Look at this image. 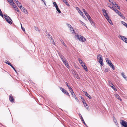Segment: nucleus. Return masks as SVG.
Returning a JSON list of instances; mask_svg holds the SVG:
<instances>
[{
	"mask_svg": "<svg viewBox=\"0 0 127 127\" xmlns=\"http://www.w3.org/2000/svg\"><path fill=\"white\" fill-rule=\"evenodd\" d=\"M15 9L16 11L17 12H19V11L17 7Z\"/></svg>",
	"mask_w": 127,
	"mask_h": 127,
	"instance_id": "nucleus-54",
	"label": "nucleus"
},
{
	"mask_svg": "<svg viewBox=\"0 0 127 127\" xmlns=\"http://www.w3.org/2000/svg\"><path fill=\"white\" fill-rule=\"evenodd\" d=\"M108 82L110 86L115 91H117V89L114 86L111 82L110 80L108 81Z\"/></svg>",
	"mask_w": 127,
	"mask_h": 127,
	"instance_id": "nucleus-7",
	"label": "nucleus"
},
{
	"mask_svg": "<svg viewBox=\"0 0 127 127\" xmlns=\"http://www.w3.org/2000/svg\"><path fill=\"white\" fill-rule=\"evenodd\" d=\"M60 41L66 47V46L65 45V44L64 43V41H63V40L62 39H60Z\"/></svg>",
	"mask_w": 127,
	"mask_h": 127,
	"instance_id": "nucleus-23",
	"label": "nucleus"
},
{
	"mask_svg": "<svg viewBox=\"0 0 127 127\" xmlns=\"http://www.w3.org/2000/svg\"><path fill=\"white\" fill-rule=\"evenodd\" d=\"M81 119H82V121L83 122V123L86 126V125H87L85 123V122L84 121V120H83V118L82 117Z\"/></svg>",
	"mask_w": 127,
	"mask_h": 127,
	"instance_id": "nucleus-37",
	"label": "nucleus"
},
{
	"mask_svg": "<svg viewBox=\"0 0 127 127\" xmlns=\"http://www.w3.org/2000/svg\"><path fill=\"white\" fill-rule=\"evenodd\" d=\"M16 3V4H17V5L18 4H19L20 3L18 1H17V2Z\"/></svg>",
	"mask_w": 127,
	"mask_h": 127,
	"instance_id": "nucleus-61",
	"label": "nucleus"
},
{
	"mask_svg": "<svg viewBox=\"0 0 127 127\" xmlns=\"http://www.w3.org/2000/svg\"><path fill=\"white\" fill-rule=\"evenodd\" d=\"M80 22L84 26H85V27H86V24L84 23L83 22H82L81 21H80Z\"/></svg>",
	"mask_w": 127,
	"mask_h": 127,
	"instance_id": "nucleus-43",
	"label": "nucleus"
},
{
	"mask_svg": "<svg viewBox=\"0 0 127 127\" xmlns=\"http://www.w3.org/2000/svg\"><path fill=\"white\" fill-rule=\"evenodd\" d=\"M78 60L79 63L82 65L85 64L84 63H83L82 61L80 58H79Z\"/></svg>",
	"mask_w": 127,
	"mask_h": 127,
	"instance_id": "nucleus-13",
	"label": "nucleus"
},
{
	"mask_svg": "<svg viewBox=\"0 0 127 127\" xmlns=\"http://www.w3.org/2000/svg\"><path fill=\"white\" fill-rule=\"evenodd\" d=\"M105 60L107 63L108 64H110V63L111 62V61L107 58H106Z\"/></svg>",
	"mask_w": 127,
	"mask_h": 127,
	"instance_id": "nucleus-15",
	"label": "nucleus"
},
{
	"mask_svg": "<svg viewBox=\"0 0 127 127\" xmlns=\"http://www.w3.org/2000/svg\"><path fill=\"white\" fill-rule=\"evenodd\" d=\"M13 7L15 8V9L17 7L16 6V5H15L14 6H13Z\"/></svg>",
	"mask_w": 127,
	"mask_h": 127,
	"instance_id": "nucleus-59",
	"label": "nucleus"
},
{
	"mask_svg": "<svg viewBox=\"0 0 127 127\" xmlns=\"http://www.w3.org/2000/svg\"><path fill=\"white\" fill-rule=\"evenodd\" d=\"M78 11V12H79L80 10L79 8L77 7H76L75 8Z\"/></svg>",
	"mask_w": 127,
	"mask_h": 127,
	"instance_id": "nucleus-49",
	"label": "nucleus"
},
{
	"mask_svg": "<svg viewBox=\"0 0 127 127\" xmlns=\"http://www.w3.org/2000/svg\"><path fill=\"white\" fill-rule=\"evenodd\" d=\"M114 11H115V12L117 14L119 12V11L116 8H115V10H114Z\"/></svg>",
	"mask_w": 127,
	"mask_h": 127,
	"instance_id": "nucleus-44",
	"label": "nucleus"
},
{
	"mask_svg": "<svg viewBox=\"0 0 127 127\" xmlns=\"http://www.w3.org/2000/svg\"><path fill=\"white\" fill-rule=\"evenodd\" d=\"M34 27V29L36 30V31H39L37 27Z\"/></svg>",
	"mask_w": 127,
	"mask_h": 127,
	"instance_id": "nucleus-51",
	"label": "nucleus"
},
{
	"mask_svg": "<svg viewBox=\"0 0 127 127\" xmlns=\"http://www.w3.org/2000/svg\"><path fill=\"white\" fill-rule=\"evenodd\" d=\"M87 16V18L89 20L90 22L92 20L91 18V17L90 16V15H87L86 16Z\"/></svg>",
	"mask_w": 127,
	"mask_h": 127,
	"instance_id": "nucleus-20",
	"label": "nucleus"
},
{
	"mask_svg": "<svg viewBox=\"0 0 127 127\" xmlns=\"http://www.w3.org/2000/svg\"><path fill=\"white\" fill-rule=\"evenodd\" d=\"M53 4L54 5V6H55V7L56 8H57V7H58V5L57 4V3H56V2H53Z\"/></svg>",
	"mask_w": 127,
	"mask_h": 127,
	"instance_id": "nucleus-29",
	"label": "nucleus"
},
{
	"mask_svg": "<svg viewBox=\"0 0 127 127\" xmlns=\"http://www.w3.org/2000/svg\"><path fill=\"white\" fill-rule=\"evenodd\" d=\"M59 55L60 56V58H61L62 60L65 58H64V56L62 54H60V53L59 54Z\"/></svg>",
	"mask_w": 127,
	"mask_h": 127,
	"instance_id": "nucleus-19",
	"label": "nucleus"
},
{
	"mask_svg": "<svg viewBox=\"0 0 127 127\" xmlns=\"http://www.w3.org/2000/svg\"><path fill=\"white\" fill-rule=\"evenodd\" d=\"M107 4L108 6V7H110L111 6V4H109V3H107Z\"/></svg>",
	"mask_w": 127,
	"mask_h": 127,
	"instance_id": "nucleus-55",
	"label": "nucleus"
},
{
	"mask_svg": "<svg viewBox=\"0 0 127 127\" xmlns=\"http://www.w3.org/2000/svg\"><path fill=\"white\" fill-rule=\"evenodd\" d=\"M56 8L57 10L58 11V12L59 13H61V11H60V10L59 9L58 7L57 8Z\"/></svg>",
	"mask_w": 127,
	"mask_h": 127,
	"instance_id": "nucleus-34",
	"label": "nucleus"
},
{
	"mask_svg": "<svg viewBox=\"0 0 127 127\" xmlns=\"http://www.w3.org/2000/svg\"><path fill=\"white\" fill-rule=\"evenodd\" d=\"M15 71V72L16 73H17V72L16 70L15 69V68H14V67L11 64L10 66Z\"/></svg>",
	"mask_w": 127,
	"mask_h": 127,
	"instance_id": "nucleus-35",
	"label": "nucleus"
},
{
	"mask_svg": "<svg viewBox=\"0 0 127 127\" xmlns=\"http://www.w3.org/2000/svg\"><path fill=\"white\" fill-rule=\"evenodd\" d=\"M121 124L123 127H127V123L125 121L122 120Z\"/></svg>",
	"mask_w": 127,
	"mask_h": 127,
	"instance_id": "nucleus-8",
	"label": "nucleus"
},
{
	"mask_svg": "<svg viewBox=\"0 0 127 127\" xmlns=\"http://www.w3.org/2000/svg\"><path fill=\"white\" fill-rule=\"evenodd\" d=\"M116 96L118 99H119L121 101H122V99L121 98L120 96L118 95H117Z\"/></svg>",
	"mask_w": 127,
	"mask_h": 127,
	"instance_id": "nucleus-26",
	"label": "nucleus"
},
{
	"mask_svg": "<svg viewBox=\"0 0 127 127\" xmlns=\"http://www.w3.org/2000/svg\"><path fill=\"white\" fill-rule=\"evenodd\" d=\"M10 3L13 6H14L15 4V3L13 1H11L10 2Z\"/></svg>",
	"mask_w": 127,
	"mask_h": 127,
	"instance_id": "nucleus-25",
	"label": "nucleus"
},
{
	"mask_svg": "<svg viewBox=\"0 0 127 127\" xmlns=\"http://www.w3.org/2000/svg\"><path fill=\"white\" fill-rule=\"evenodd\" d=\"M68 26V27L70 28L71 27V26L68 24H66Z\"/></svg>",
	"mask_w": 127,
	"mask_h": 127,
	"instance_id": "nucleus-47",
	"label": "nucleus"
},
{
	"mask_svg": "<svg viewBox=\"0 0 127 127\" xmlns=\"http://www.w3.org/2000/svg\"><path fill=\"white\" fill-rule=\"evenodd\" d=\"M115 4L116 5L115 6L116 7H117V8L119 9L120 10V7L118 6L117 4L115 2Z\"/></svg>",
	"mask_w": 127,
	"mask_h": 127,
	"instance_id": "nucleus-31",
	"label": "nucleus"
},
{
	"mask_svg": "<svg viewBox=\"0 0 127 127\" xmlns=\"http://www.w3.org/2000/svg\"><path fill=\"white\" fill-rule=\"evenodd\" d=\"M84 105L85 107L86 108V109H88L89 108V107L86 103L85 104L84 103Z\"/></svg>",
	"mask_w": 127,
	"mask_h": 127,
	"instance_id": "nucleus-21",
	"label": "nucleus"
},
{
	"mask_svg": "<svg viewBox=\"0 0 127 127\" xmlns=\"http://www.w3.org/2000/svg\"><path fill=\"white\" fill-rule=\"evenodd\" d=\"M78 12L82 16H83V13L81 10H80L79 12Z\"/></svg>",
	"mask_w": 127,
	"mask_h": 127,
	"instance_id": "nucleus-28",
	"label": "nucleus"
},
{
	"mask_svg": "<svg viewBox=\"0 0 127 127\" xmlns=\"http://www.w3.org/2000/svg\"><path fill=\"white\" fill-rule=\"evenodd\" d=\"M59 88L62 91L63 93L68 95L69 96H70V95L68 92L65 89L60 87H59Z\"/></svg>",
	"mask_w": 127,
	"mask_h": 127,
	"instance_id": "nucleus-5",
	"label": "nucleus"
},
{
	"mask_svg": "<svg viewBox=\"0 0 127 127\" xmlns=\"http://www.w3.org/2000/svg\"><path fill=\"white\" fill-rule=\"evenodd\" d=\"M9 100L11 102H13L14 101V99L11 95H10L9 96Z\"/></svg>",
	"mask_w": 127,
	"mask_h": 127,
	"instance_id": "nucleus-11",
	"label": "nucleus"
},
{
	"mask_svg": "<svg viewBox=\"0 0 127 127\" xmlns=\"http://www.w3.org/2000/svg\"><path fill=\"white\" fill-rule=\"evenodd\" d=\"M110 66L111 68H112V69L114 70L115 69V67L114 66V65L112 64V63H111V62L110 64H108Z\"/></svg>",
	"mask_w": 127,
	"mask_h": 127,
	"instance_id": "nucleus-12",
	"label": "nucleus"
},
{
	"mask_svg": "<svg viewBox=\"0 0 127 127\" xmlns=\"http://www.w3.org/2000/svg\"><path fill=\"white\" fill-rule=\"evenodd\" d=\"M97 61L101 65H103L102 58V55L100 54H99L97 56Z\"/></svg>",
	"mask_w": 127,
	"mask_h": 127,
	"instance_id": "nucleus-4",
	"label": "nucleus"
},
{
	"mask_svg": "<svg viewBox=\"0 0 127 127\" xmlns=\"http://www.w3.org/2000/svg\"><path fill=\"white\" fill-rule=\"evenodd\" d=\"M121 74L122 76L124 78L126 77L125 76V73L124 72H123L121 73Z\"/></svg>",
	"mask_w": 127,
	"mask_h": 127,
	"instance_id": "nucleus-38",
	"label": "nucleus"
},
{
	"mask_svg": "<svg viewBox=\"0 0 127 127\" xmlns=\"http://www.w3.org/2000/svg\"><path fill=\"white\" fill-rule=\"evenodd\" d=\"M0 15L3 18V15L2 12L0 9Z\"/></svg>",
	"mask_w": 127,
	"mask_h": 127,
	"instance_id": "nucleus-36",
	"label": "nucleus"
},
{
	"mask_svg": "<svg viewBox=\"0 0 127 127\" xmlns=\"http://www.w3.org/2000/svg\"><path fill=\"white\" fill-rule=\"evenodd\" d=\"M84 66V69L86 71H87L88 70V69H87L86 66L85 65V64L82 65L83 67Z\"/></svg>",
	"mask_w": 127,
	"mask_h": 127,
	"instance_id": "nucleus-24",
	"label": "nucleus"
},
{
	"mask_svg": "<svg viewBox=\"0 0 127 127\" xmlns=\"http://www.w3.org/2000/svg\"><path fill=\"white\" fill-rule=\"evenodd\" d=\"M6 21L10 24H12V19L11 18L8 16L6 14H5L3 15Z\"/></svg>",
	"mask_w": 127,
	"mask_h": 127,
	"instance_id": "nucleus-3",
	"label": "nucleus"
},
{
	"mask_svg": "<svg viewBox=\"0 0 127 127\" xmlns=\"http://www.w3.org/2000/svg\"><path fill=\"white\" fill-rule=\"evenodd\" d=\"M72 34H73L74 35L76 34V33L74 30V32L73 31V32H72Z\"/></svg>",
	"mask_w": 127,
	"mask_h": 127,
	"instance_id": "nucleus-57",
	"label": "nucleus"
},
{
	"mask_svg": "<svg viewBox=\"0 0 127 127\" xmlns=\"http://www.w3.org/2000/svg\"><path fill=\"white\" fill-rule=\"evenodd\" d=\"M65 65L66 66V67L68 68V67H69V66L68 65V64L67 63L66 61V62H65L64 63Z\"/></svg>",
	"mask_w": 127,
	"mask_h": 127,
	"instance_id": "nucleus-30",
	"label": "nucleus"
},
{
	"mask_svg": "<svg viewBox=\"0 0 127 127\" xmlns=\"http://www.w3.org/2000/svg\"><path fill=\"white\" fill-rule=\"evenodd\" d=\"M118 14L120 16H122V14H121V13L120 12H119L118 13Z\"/></svg>",
	"mask_w": 127,
	"mask_h": 127,
	"instance_id": "nucleus-53",
	"label": "nucleus"
},
{
	"mask_svg": "<svg viewBox=\"0 0 127 127\" xmlns=\"http://www.w3.org/2000/svg\"><path fill=\"white\" fill-rule=\"evenodd\" d=\"M51 42L53 44L55 45V43L54 41V40L52 38H51Z\"/></svg>",
	"mask_w": 127,
	"mask_h": 127,
	"instance_id": "nucleus-27",
	"label": "nucleus"
},
{
	"mask_svg": "<svg viewBox=\"0 0 127 127\" xmlns=\"http://www.w3.org/2000/svg\"><path fill=\"white\" fill-rule=\"evenodd\" d=\"M121 18H122L123 19H124L125 18V17L123 15H122V16H120Z\"/></svg>",
	"mask_w": 127,
	"mask_h": 127,
	"instance_id": "nucleus-56",
	"label": "nucleus"
},
{
	"mask_svg": "<svg viewBox=\"0 0 127 127\" xmlns=\"http://www.w3.org/2000/svg\"><path fill=\"white\" fill-rule=\"evenodd\" d=\"M47 37H48L49 39H50L52 38L51 36V35H50V34H48V35H47Z\"/></svg>",
	"mask_w": 127,
	"mask_h": 127,
	"instance_id": "nucleus-42",
	"label": "nucleus"
},
{
	"mask_svg": "<svg viewBox=\"0 0 127 127\" xmlns=\"http://www.w3.org/2000/svg\"><path fill=\"white\" fill-rule=\"evenodd\" d=\"M71 95L75 99H77V97L73 92L71 93Z\"/></svg>",
	"mask_w": 127,
	"mask_h": 127,
	"instance_id": "nucleus-16",
	"label": "nucleus"
},
{
	"mask_svg": "<svg viewBox=\"0 0 127 127\" xmlns=\"http://www.w3.org/2000/svg\"><path fill=\"white\" fill-rule=\"evenodd\" d=\"M119 37L121 39L125 42L126 43H127V38H126L125 36L119 35Z\"/></svg>",
	"mask_w": 127,
	"mask_h": 127,
	"instance_id": "nucleus-6",
	"label": "nucleus"
},
{
	"mask_svg": "<svg viewBox=\"0 0 127 127\" xmlns=\"http://www.w3.org/2000/svg\"><path fill=\"white\" fill-rule=\"evenodd\" d=\"M41 0L42 1H43V2L44 3V4L45 5H46V3H45V0Z\"/></svg>",
	"mask_w": 127,
	"mask_h": 127,
	"instance_id": "nucleus-60",
	"label": "nucleus"
},
{
	"mask_svg": "<svg viewBox=\"0 0 127 127\" xmlns=\"http://www.w3.org/2000/svg\"><path fill=\"white\" fill-rule=\"evenodd\" d=\"M20 9L23 12H24L26 14H28V12L27 10L24 7H22L20 8Z\"/></svg>",
	"mask_w": 127,
	"mask_h": 127,
	"instance_id": "nucleus-9",
	"label": "nucleus"
},
{
	"mask_svg": "<svg viewBox=\"0 0 127 127\" xmlns=\"http://www.w3.org/2000/svg\"><path fill=\"white\" fill-rule=\"evenodd\" d=\"M63 2L67 6L69 7L70 5L69 4L68 2L66 1V0H63Z\"/></svg>",
	"mask_w": 127,
	"mask_h": 127,
	"instance_id": "nucleus-14",
	"label": "nucleus"
},
{
	"mask_svg": "<svg viewBox=\"0 0 127 127\" xmlns=\"http://www.w3.org/2000/svg\"><path fill=\"white\" fill-rule=\"evenodd\" d=\"M82 101L83 104H84V103L85 104V103H86V101L84 100V99H83V100H82Z\"/></svg>",
	"mask_w": 127,
	"mask_h": 127,
	"instance_id": "nucleus-48",
	"label": "nucleus"
},
{
	"mask_svg": "<svg viewBox=\"0 0 127 127\" xmlns=\"http://www.w3.org/2000/svg\"><path fill=\"white\" fill-rule=\"evenodd\" d=\"M124 78L126 81H127V77H125V78Z\"/></svg>",
	"mask_w": 127,
	"mask_h": 127,
	"instance_id": "nucleus-64",
	"label": "nucleus"
},
{
	"mask_svg": "<svg viewBox=\"0 0 127 127\" xmlns=\"http://www.w3.org/2000/svg\"><path fill=\"white\" fill-rule=\"evenodd\" d=\"M84 93L85 94V96H86L88 98L90 99H91L92 98V97L89 95L87 93V92H85L84 91H83Z\"/></svg>",
	"mask_w": 127,
	"mask_h": 127,
	"instance_id": "nucleus-10",
	"label": "nucleus"
},
{
	"mask_svg": "<svg viewBox=\"0 0 127 127\" xmlns=\"http://www.w3.org/2000/svg\"><path fill=\"white\" fill-rule=\"evenodd\" d=\"M110 8L111 9H112L114 10H114H115V8L113 6L112 7H111V6H110Z\"/></svg>",
	"mask_w": 127,
	"mask_h": 127,
	"instance_id": "nucleus-45",
	"label": "nucleus"
},
{
	"mask_svg": "<svg viewBox=\"0 0 127 127\" xmlns=\"http://www.w3.org/2000/svg\"><path fill=\"white\" fill-rule=\"evenodd\" d=\"M75 38H77L81 42H83L86 41V39L83 36L78 34L76 35Z\"/></svg>",
	"mask_w": 127,
	"mask_h": 127,
	"instance_id": "nucleus-2",
	"label": "nucleus"
},
{
	"mask_svg": "<svg viewBox=\"0 0 127 127\" xmlns=\"http://www.w3.org/2000/svg\"><path fill=\"white\" fill-rule=\"evenodd\" d=\"M17 5L20 8H20H21V7H22L21 4L20 3L18 4Z\"/></svg>",
	"mask_w": 127,
	"mask_h": 127,
	"instance_id": "nucleus-39",
	"label": "nucleus"
},
{
	"mask_svg": "<svg viewBox=\"0 0 127 127\" xmlns=\"http://www.w3.org/2000/svg\"><path fill=\"white\" fill-rule=\"evenodd\" d=\"M71 31H73L74 32V30L73 28L72 27L70 28Z\"/></svg>",
	"mask_w": 127,
	"mask_h": 127,
	"instance_id": "nucleus-46",
	"label": "nucleus"
},
{
	"mask_svg": "<svg viewBox=\"0 0 127 127\" xmlns=\"http://www.w3.org/2000/svg\"><path fill=\"white\" fill-rule=\"evenodd\" d=\"M102 11L103 12V14L104 15L105 17L107 19V20L111 24L113 25V23L111 21L110 19L109 18L107 14L106 11L104 9H102Z\"/></svg>",
	"mask_w": 127,
	"mask_h": 127,
	"instance_id": "nucleus-1",
	"label": "nucleus"
},
{
	"mask_svg": "<svg viewBox=\"0 0 127 127\" xmlns=\"http://www.w3.org/2000/svg\"><path fill=\"white\" fill-rule=\"evenodd\" d=\"M7 0L8 2L10 3V2L11 1H12L13 0Z\"/></svg>",
	"mask_w": 127,
	"mask_h": 127,
	"instance_id": "nucleus-62",
	"label": "nucleus"
},
{
	"mask_svg": "<svg viewBox=\"0 0 127 127\" xmlns=\"http://www.w3.org/2000/svg\"><path fill=\"white\" fill-rule=\"evenodd\" d=\"M115 2H111V4H113V5H114L115 4Z\"/></svg>",
	"mask_w": 127,
	"mask_h": 127,
	"instance_id": "nucleus-58",
	"label": "nucleus"
},
{
	"mask_svg": "<svg viewBox=\"0 0 127 127\" xmlns=\"http://www.w3.org/2000/svg\"><path fill=\"white\" fill-rule=\"evenodd\" d=\"M121 22L127 28V24L126 23L123 21H121Z\"/></svg>",
	"mask_w": 127,
	"mask_h": 127,
	"instance_id": "nucleus-22",
	"label": "nucleus"
},
{
	"mask_svg": "<svg viewBox=\"0 0 127 127\" xmlns=\"http://www.w3.org/2000/svg\"><path fill=\"white\" fill-rule=\"evenodd\" d=\"M5 63L8 64V65H10V66L11 65V64L9 62L7 61V60H6L5 61Z\"/></svg>",
	"mask_w": 127,
	"mask_h": 127,
	"instance_id": "nucleus-32",
	"label": "nucleus"
},
{
	"mask_svg": "<svg viewBox=\"0 0 127 127\" xmlns=\"http://www.w3.org/2000/svg\"><path fill=\"white\" fill-rule=\"evenodd\" d=\"M82 10L86 16H87V15H88L89 14L87 12V11L85 10V9H83Z\"/></svg>",
	"mask_w": 127,
	"mask_h": 127,
	"instance_id": "nucleus-18",
	"label": "nucleus"
},
{
	"mask_svg": "<svg viewBox=\"0 0 127 127\" xmlns=\"http://www.w3.org/2000/svg\"><path fill=\"white\" fill-rule=\"evenodd\" d=\"M109 68H106L104 70V72H107L108 70H109Z\"/></svg>",
	"mask_w": 127,
	"mask_h": 127,
	"instance_id": "nucleus-40",
	"label": "nucleus"
},
{
	"mask_svg": "<svg viewBox=\"0 0 127 127\" xmlns=\"http://www.w3.org/2000/svg\"><path fill=\"white\" fill-rule=\"evenodd\" d=\"M80 98L82 99V100H83V99H84V98L82 96H80Z\"/></svg>",
	"mask_w": 127,
	"mask_h": 127,
	"instance_id": "nucleus-63",
	"label": "nucleus"
},
{
	"mask_svg": "<svg viewBox=\"0 0 127 127\" xmlns=\"http://www.w3.org/2000/svg\"><path fill=\"white\" fill-rule=\"evenodd\" d=\"M65 84H66V85H67V87L68 88H69V87H70V86L68 84V83H67V82H65Z\"/></svg>",
	"mask_w": 127,
	"mask_h": 127,
	"instance_id": "nucleus-50",
	"label": "nucleus"
},
{
	"mask_svg": "<svg viewBox=\"0 0 127 127\" xmlns=\"http://www.w3.org/2000/svg\"><path fill=\"white\" fill-rule=\"evenodd\" d=\"M90 23H91V24L95 28H96V26L95 25V24L93 22V21L92 20L90 22Z\"/></svg>",
	"mask_w": 127,
	"mask_h": 127,
	"instance_id": "nucleus-17",
	"label": "nucleus"
},
{
	"mask_svg": "<svg viewBox=\"0 0 127 127\" xmlns=\"http://www.w3.org/2000/svg\"><path fill=\"white\" fill-rule=\"evenodd\" d=\"M21 28H22V29L23 31H25V29L24 28H23L22 27V25L21 24Z\"/></svg>",
	"mask_w": 127,
	"mask_h": 127,
	"instance_id": "nucleus-52",
	"label": "nucleus"
},
{
	"mask_svg": "<svg viewBox=\"0 0 127 127\" xmlns=\"http://www.w3.org/2000/svg\"><path fill=\"white\" fill-rule=\"evenodd\" d=\"M68 88L69 89V90L70 92L71 93L73 92V90L72 88L70 87Z\"/></svg>",
	"mask_w": 127,
	"mask_h": 127,
	"instance_id": "nucleus-33",
	"label": "nucleus"
},
{
	"mask_svg": "<svg viewBox=\"0 0 127 127\" xmlns=\"http://www.w3.org/2000/svg\"><path fill=\"white\" fill-rule=\"evenodd\" d=\"M62 60L64 63L65 62H66V60L65 58Z\"/></svg>",
	"mask_w": 127,
	"mask_h": 127,
	"instance_id": "nucleus-41",
	"label": "nucleus"
}]
</instances>
